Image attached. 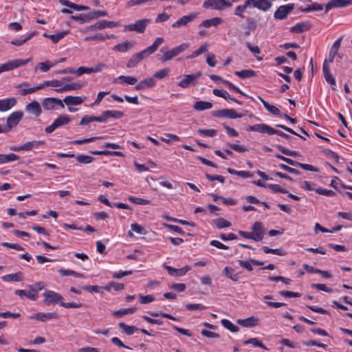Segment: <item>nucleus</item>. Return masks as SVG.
<instances>
[{
    "mask_svg": "<svg viewBox=\"0 0 352 352\" xmlns=\"http://www.w3.org/2000/svg\"><path fill=\"white\" fill-rule=\"evenodd\" d=\"M249 130L252 131L258 132L261 133H267L269 135L276 134L288 140L292 139V137L289 136V135L280 131L276 130L265 124H257L253 126H250Z\"/></svg>",
    "mask_w": 352,
    "mask_h": 352,
    "instance_id": "obj_1",
    "label": "nucleus"
},
{
    "mask_svg": "<svg viewBox=\"0 0 352 352\" xmlns=\"http://www.w3.org/2000/svg\"><path fill=\"white\" fill-rule=\"evenodd\" d=\"M188 47L189 44L185 43L179 45L176 47H174L171 50L166 52H164V47H162L161 49V52L164 53V55L160 58V60L162 62H166L184 52L188 48Z\"/></svg>",
    "mask_w": 352,
    "mask_h": 352,
    "instance_id": "obj_2",
    "label": "nucleus"
},
{
    "mask_svg": "<svg viewBox=\"0 0 352 352\" xmlns=\"http://www.w3.org/2000/svg\"><path fill=\"white\" fill-rule=\"evenodd\" d=\"M23 116V113L21 111H17L12 113L7 118V125L4 127L2 126V132L6 133L10 131L13 127L16 126Z\"/></svg>",
    "mask_w": 352,
    "mask_h": 352,
    "instance_id": "obj_3",
    "label": "nucleus"
},
{
    "mask_svg": "<svg viewBox=\"0 0 352 352\" xmlns=\"http://www.w3.org/2000/svg\"><path fill=\"white\" fill-rule=\"evenodd\" d=\"M31 58L25 60L14 59L9 60L4 64L0 65V74L4 72L11 71L14 69H16L19 67L28 64L30 61Z\"/></svg>",
    "mask_w": 352,
    "mask_h": 352,
    "instance_id": "obj_4",
    "label": "nucleus"
},
{
    "mask_svg": "<svg viewBox=\"0 0 352 352\" xmlns=\"http://www.w3.org/2000/svg\"><path fill=\"white\" fill-rule=\"evenodd\" d=\"M119 23L112 21H107V20H102L97 23H96L94 25H91L89 27H87L85 32H89V31H95L97 30H102L104 28H112L115 27L119 26Z\"/></svg>",
    "mask_w": 352,
    "mask_h": 352,
    "instance_id": "obj_5",
    "label": "nucleus"
},
{
    "mask_svg": "<svg viewBox=\"0 0 352 352\" xmlns=\"http://www.w3.org/2000/svg\"><path fill=\"white\" fill-rule=\"evenodd\" d=\"M69 122H70V118L68 116L60 115L54 121V122L51 125L47 126L45 129V131L47 133H51L57 128L64 126V125H66Z\"/></svg>",
    "mask_w": 352,
    "mask_h": 352,
    "instance_id": "obj_6",
    "label": "nucleus"
},
{
    "mask_svg": "<svg viewBox=\"0 0 352 352\" xmlns=\"http://www.w3.org/2000/svg\"><path fill=\"white\" fill-rule=\"evenodd\" d=\"M164 42V38L162 37L157 38L153 43L144 49V50L137 53L140 58L143 60L146 57H148L149 55L153 54L158 48V47Z\"/></svg>",
    "mask_w": 352,
    "mask_h": 352,
    "instance_id": "obj_7",
    "label": "nucleus"
},
{
    "mask_svg": "<svg viewBox=\"0 0 352 352\" xmlns=\"http://www.w3.org/2000/svg\"><path fill=\"white\" fill-rule=\"evenodd\" d=\"M150 22L151 20L148 19H140L134 24L125 25L124 28L129 31H136L139 33H143Z\"/></svg>",
    "mask_w": 352,
    "mask_h": 352,
    "instance_id": "obj_8",
    "label": "nucleus"
},
{
    "mask_svg": "<svg viewBox=\"0 0 352 352\" xmlns=\"http://www.w3.org/2000/svg\"><path fill=\"white\" fill-rule=\"evenodd\" d=\"M294 9V3H288L286 5L280 6L274 12V16L276 19H285Z\"/></svg>",
    "mask_w": 352,
    "mask_h": 352,
    "instance_id": "obj_9",
    "label": "nucleus"
},
{
    "mask_svg": "<svg viewBox=\"0 0 352 352\" xmlns=\"http://www.w3.org/2000/svg\"><path fill=\"white\" fill-rule=\"evenodd\" d=\"M43 296L45 297L44 303L47 305L60 302L63 298L60 294L51 290L45 292Z\"/></svg>",
    "mask_w": 352,
    "mask_h": 352,
    "instance_id": "obj_10",
    "label": "nucleus"
},
{
    "mask_svg": "<svg viewBox=\"0 0 352 352\" xmlns=\"http://www.w3.org/2000/svg\"><path fill=\"white\" fill-rule=\"evenodd\" d=\"M42 105L45 110H52L56 106H60L64 108V104L60 99L57 98H46L43 100Z\"/></svg>",
    "mask_w": 352,
    "mask_h": 352,
    "instance_id": "obj_11",
    "label": "nucleus"
},
{
    "mask_svg": "<svg viewBox=\"0 0 352 352\" xmlns=\"http://www.w3.org/2000/svg\"><path fill=\"white\" fill-rule=\"evenodd\" d=\"M162 266L168 271V274L172 276H182L190 270V267L188 265H186L184 267L179 269L174 268L171 266L166 265L165 263L163 264Z\"/></svg>",
    "mask_w": 352,
    "mask_h": 352,
    "instance_id": "obj_12",
    "label": "nucleus"
},
{
    "mask_svg": "<svg viewBox=\"0 0 352 352\" xmlns=\"http://www.w3.org/2000/svg\"><path fill=\"white\" fill-rule=\"evenodd\" d=\"M252 234L255 236L254 241H261L265 234V228L261 222L256 221L252 226Z\"/></svg>",
    "mask_w": 352,
    "mask_h": 352,
    "instance_id": "obj_13",
    "label": "nucleus"
},
{
    "mask_svg": "<svg viewBox=\"0 0 352 352\" xmlns=\"http://www.w3.org/2000/svg\"><path fill=\"white\" fill-rule=\"evenodd\" d=\"M201 73L200 72L193 74L184 75V78L178 82V86L182 88L188 87L190 85L195 84V80L201 76Z\"/></svg>",
    "mask_w": 352,
    "mask_h": 352,
    "instance_id": "obj_14",
    "label": "nucleus"
},
{
    "mask_svg": "<svg viewBox=\"0 0 352 352\" xmlns=\"http://www.w3.org/2000/svg\"><path fill=\"white\" fill-rule=\"evenodd\" d=\"M352 5V0H331L325 6V12L333 8H344Z\"/></svg>",
    "mask_w": 352,
    "mask_h": 352,
    "instance_id": "obj_15",
    "label": "nucleus"
},
{
    "mask_svg": "<svg viewBox=\"0 0 352 352\" xmlns=\"http://www.w3.org/2000/svg\"><path fill=\"white\" fill-rule=\"evenodd\" d=\"M199 15L198 12H192L189 15H186L173 23L172 27L179 28L181 26L186 25L189 22L195 19Z\"/></svg>",
    "mask_w": 352,
    "mask_h": 352,
    "instance_id": "obj_16",
    "label": "nucleus"
},
{
    "mask_svg": "<svg viewBox=\"0 0 352 352\" xmlns=\"http://www.w3.org/2000/svg\"><path fill=\"white\" fill-rule=\"evenodd\" d=\"M25 111L36 117H38L41 114L42 109L38 101L33 100L25 106Z\"/></svg>",
    "mask_w": 352,
    "mask_h": 352,
    "instance_id": "obj_17",
    "label": "nucleus"
},
{
    "mask_svg": "<svg viewBox=\"0 0 352 352\" xmlns=\"http://www.w3.org/2000/svg\"><path fill=\"white\" fill-rule=\"evenodd\" d=\"M251 8H256L263 11L268 10L272 6L268 0H249Z\"/></svg>",
    "mask_w": 352,
    "mask_h": 352,
    "instance_id": "obj_18",
    "label": "nucleus"
},
{
    "mask_svg": "<svg viewBox=\"0 0 352 352\" xmlns=\"http://www.w3.org/2000/svg\"><path fill=\"white\" fill-rule=\"evenodd\" d=\"M322 72L325 80L331 85H336V79L331 74L329 65L327 63V59L324 60L322 65Z\"/></svg>",
    "mask_w": 352,
    "mask_h": 352,
    "instance_id": "obj_19",
    "label": "nucleus"
},
{
    "mask_svg": "<svg viewBox=\"0 0 352 352\" xmlns=\"http://www.w3.org/2000/svg\"><path fill=\"white\" fill-rule=\"evenodd\" d=\"M33 319H36L42 322H45L48 320L51 319H58L59 318L58 315L55 312H49V313H37L34 314L32 317Z\"/></svg>",
    "mask_w": 352,
    "mask_h": 352,
    "instance_id": "obj_20",
    "label": "nucleus"
},
{
    "mask_svg": "<svg viewBox=\"0 0 352 352\" xmlns=\"http://www.w3.org/2000/svg\"><path fill=\"white\" fill-rule=\"evenodd\" d=\"M16 104V99L14 97L0 100V111H6L11 109Z\"/></svg>",
    "mask_w": 352,
    "mask_h": 352,
    "instance_id": "obj_21",
    "label": "nucleus"
},
{
    "mask_svg": "<svg viewBox=\"0 0 352 352\" xmlns=\"http://www.w3.org/2000/svg\"><path fill=\"white\" fill-rule=\"evenodd\" d=\"M343 38V36H340L339 38H338L332 45L331 50L329 51V59L327 60L328 65L330 63H332L333 61V59L338 54V51L340 47L342 40Z\"/></svg>",
    "mask_w": 352,
    "mask_h": 352,
    "instance_id": "obj_22",
    "label": "nucleus"
},
{
    "mask_svg": "<svg viewBox=\"0 0 352 352\" xmlns=\"http://www.w3.org/2000/svg\"><path fill=\"white\" fill-rule=\"evenodd\" d=\"M238 263L241 267L246 269L248 272H252L253 270L252 265H263L264 264V263L262 261L252 258L246 261L239 260Z\"/></svg>",
    "mask_w": 352,
    "mask_h": 352,
    "instance_id": "obj_23",
    "label": "nucleus"
},
{
    "mask_svg": "<svg viewBox=\"0 0 352 352\" xmlns=\"http://www.w3.org/2000/svg\"><path fill=\"white\" fill-rule=\"evenodd\" d=\"M311 28V24L309 21L301 22L296 23L290 29L292 33H302L309 30Z\"/></svg>",
    "mask_w": 352,
    "mask_h": 352,
    "instance_id": "obj_24",
    "label": "nucleus"
},
{
    "mask_svg": "<svg viewBox=\"0 0 352 352\" xmlns=\"http://www.w3.org/2000/svg\"><path fill=\"white\" fill-rule=\"evenodd\" d=\"M86 99V97L81 96H66L63 101L67 105H79L81 104Z\"/></svg>",
    "mask_w": 352,
    "mask_h": 352,
    "instance_id": "obj_25",
    "label": "nucleus"
},
{
    "mask_svg": "<svg viewBox=\"0 0 352 352\" xmlns=\"http://www.w3.org/2000/svg\"><path fill=\"white\" fill-rule=\"evenodd\" d=\"M84 84L80 82H75L69 83L63 85L61 88L56 89V91L58 93H62L63 91H71V90H78L82 88Z\"/></svg>",
    "mask_w": 352,
    "mask_h": 352,
    "instance_id": "obj_26",
    "label": "nucleus"
},
{
    "mask_svg": "<svg viewBox=\"0 0 352 352\" xmlns=\"http://www.w3.org/2000/svg\"><path fill=\"white\" fill-rule=\"evenodd\" d=\"M258 319L254 316L245 319H238L237 323L244 327H253L258 324Z\"/></svg>",
    "mask_w": 352,
    "mask_h": 352,
    "instance_id": "obj_27",
    "label": "nucleus"
},
{
    "mask_svg": "<svg viewBox=\"0 0 352 352\" xmlns=\"http://www.w3.org/2000/svg\"><path fill=\"white\" fill-rule=\"evenodd\" d=\"M258 98L261 101L265 108L272 114L279 117L282 116L280 110L274 105L270 104L267 101L264 100L261 97L258 96Z\"/></svg>",
    "mask_w": 352,
    "mask_h": 352,
    "instance_id": "obj_28",
    "label": "nucleus"
},
{
    "mask_svg": "<svg viewBox=\"0 0 352 352\" xmlns=\"http://www.w3.org/2000/svg\"><path fill=\"white\" fill-rule=\"evenodd\" d=\"M133 41H126L123 43L115 45L113 47V50L120 52H125L130 50L133 46Z\"/></svg>",
    "mask_w": 352,
    "mask_h": 352,
    "instance_id": "obj_29",
    "label": "nucleus"
},
{
    "mask_svg": "<svg viewBox=\"0 0 352 352\" xmlns=\"http://www.w3.org/2000/svg\"><path fill=\"white\" fill-rule=\"evenodd\" d=\"M1 278L3 281L6 282H20L23 280V274L21 272H19L15 274L5 275Z\"/></svg>",
    "mask_w": 352,
    "mask_h": 352,
    "instance_id": "obj_30",
    "label": "nucleus"
},
{
    "mask_svg": "<svg viewBox=\"0 0 352 352\" xmlns=\"http://www.w3.org/2000/svg\"><path fill=\"white\" fill-rule=\"evenodd\" d=\"M19 159V156L14 153L0 154V164L9 163Z\"/></svg>",
    "mask_w": 352,
    "mask_h": 352,
    "instance_id": "obj_31",
    "label": "nucleus"
},
{
    "mask_svg": "<svg viewBox=\"0 0 352 352\" xmlns=\"http://www.w3.org/2000/svg\"><path fill=\"white\" fill-rule=\"evenodd\" d=\"M242 114L236 113L234 109H221V117H226L231 119L240 118Z\"/></svg>",
    "mask_w": 352,
    "mask_h": 352,
    "instance_id": "obj_32",
    "label": "nucleus"
},
{
    "mask_svg": "<svg viewBox=\"0 0 352 352\" xmlns=\"http://www.w3.org/2000/svg\"><path fill=\"white\" fill-rule=\"evenodd\" d=\"M118 327L128 336L133 335L135 332L139 331V329L135 326L127 325L122 322L118 323Z\"/></svg>",
    "mask_w": 352,
    "mask_h": 352,
    "instance_id": "obj_33",
    "label": "nucleus"
},
{
    "mask_svg": "<svg viewBox=\"0 0 352 352\" xmlns=\"http://www.w3.org/2000/svg\"><path fill=\"white\" fill-rule=\"evenodd\" d=\"M193 107L195 110L201 111L211 109L212 107V104L210 102L199 100L197 101L194 104Z\"/></svg>",
    "mask_w": 352,
    "mask_h": 352,
    "instance_id": "obj_34",
    "label": "nucleus"
},
{
    "mask_svg": "<svg viewBox=\"0 0 352 352\" xmlns=\"http://www.w3.org/2000/svg\"><path fill=\"white\" fill-rule=\"evenodd\" d=\"M248 8H251V6H250L249 0H245L243 5H239L238 6H236L234 14L236 16H238L242 19H244L245 16L243 15V12H245V9Z\"/></svg>",
    "mask_w": 352,
    "mask_h": 352,
    "instance_id": "obj_35",
    "label": "nucleus"
},
{
    "mask_svg": "<svg viewBox=\"0 0 352 352\" xmlns=\"http://www.w3.org/2000/svg\"><path fill=\"white\" fill-rule=\"evenodd\" d=\"M14 294L20 297L26 296L28 298L32 300H36L38 298V294L27 292L23 289H17L15 290Z\"/></svg>",
    "mask_w": 352,
    "mask_h": 352,
    "instance_id": "obj_36",
    "label": "nucleus"
},
{
    "mask_svg": "<svg viewBox=\"0 0 352 352\" xmlns=\"http://www.w3.org/2000/svg\"><path fill=\"white\" fill-rule=\"evenodd\" d=\"M114 38H115V35H113V34L103 36L101 34H97L94 35V36H86L84 38V40L85 41H104L105 39Z\"/></svg>",
    "mask_w": 352,
    "mask_h": 352,
    "instance_id": "obj_37",
    "label": "nucleus"
},
{
    "mask_svg": "<svg viewBox=\"0 0 352 352\" xmlns=\"http://www.w3.org/2000/svg\"><path fill=\"white\" fill-rule=\"evenodd\" d=\"M234 74L241 78H249L256 76V72L252 69H243L241 71H236Z\"/></svg>",
    "mask_w": 352,
    "mask_h": 352,
    "instance_id": "obj_38",
    "label": "nucleus"
},
{
    "mask_svg": "<svg viewBox=\"0 0 352 352\" xmlns=\"http://www.w3.org/2000/svg\"><path fill=\"white\" fill-rule=\"evenodd\" d=\"M104 116L106 118V121H107L108 119L111 118H115V119H118V118H121L124 116L123 112L120 111L107 110V111H104Z\"/></svg>",
    "mask_w": 352,
    "mask_h": 352,
    "instance_id": "obj_39",
    "label": "nucleus"
},
{
    "mask_svg": "<svg viewBox=\"0 0 352 352\" xmlns=\"http://www.w3.org/2000/svg\"><path fill=\"white\" fill-rule=\"evenodd\" d=\"M117 80H120L121 82L127 85H135L138 82L137 78L129 76H120L118 78L115 79L114 82Z\"/></svg>",
    "mask_w": 352,
    "mask_h": 352,
    "instance_id": "obj_40",
    "label": "nucleus"
},
{
    "mask_svg": "<svg viewBox=\"0 0 352 352\" xmlns=\"http://www.w3.org/2000/svg\"><path fill=\"white\" fill-rule=\"evenodd\" d=\"M219 24H220V18L215 17V18H212L211 19H208V20L204 21L199 25V26H203V27H205V28H210L211 26L217 27V25Z\"/></svg>",
    "mask_w": 352,
    "mask_h": 352,
    "instance_id": "obj_41",
    "label": "nucleus"
},
{
    "mask_svg": "<svg viewBox=\"0 0 352 352\" xmlns=\"http://www.w3.org/2000/svg\"><path fill=\"white\" fill-rule=\"evenodd\" d=\"M75 157L78 162L83 164H90L94 160V157L83 154L78 155Z\"/></svg>",
    "mask_w": 352,
    "mask_h": 352,
    "instance_id": "obj_42",
    "label": "nucleus"
},
{
    "mask_svg": "<svg viewBox=\"0 0 352 352\" xmlns=\"http://www.w3.org/2000/svg\"><path fill=\"white\" fill-rule=\"evenodd\" d=\"M221 325H223L226 329H228L229 331L233 333L238 332L239 330L237 326H236L232 322L227 319L221 320Z\"/></svg>",
    "mask_w": 352,
    "mask_h": 352,
    "instance_id": "obj_43",
    "label": "nucleus"
},
{
    "mask_svg": "<svg viewBox=\"0 0 352 352\" xmlns=\"http://www.w3.org/2000/svg\"><path fill=\"white\" fill-rule=\"evenodd\" d=\"M71 19L74 21H78L81 24L91 21L89 13L80 14L78 16L72 15Z\"/></svg>",
    "mask_w": 352,
    "mask_h": 352,
    "instance_id": "obj_44",
    "label": "nucleus"
},
{
    "mask_svg": "<svg viewBox=\"0 0 352 352\" xmlns=\"http://www.w3.org/2000/svg\"><path fill=\"white\" fill-rule=\"evenodd\" d=\"M69 33V30H64L59 32L55 34H50V39L54 43H57L60 39H62L65 35Z\"/></svg>",
    "mask_w": 352,
    "mask_h": 352,
    "instance_id": "obj_45",
    "label": "nucleus"
},
{
    "mask_svg": "<svg viewBox=\"0 0 352 352\" xmlns=\"http://www.w3.org/2000/svg\"><path fill=\"white\" fill-rule=\"evenodd\" d=\"M45 144L44 141H32L28 142L21 145L22 151H30L33 147H36L40 144Z\"/></svg>",
    "mask_w": 352,
    "mask_h": 352,
    "instance_id": "obj_46",
    "label": "nucleus"
},
{
    "mask_svg": "<svg viewBox=\"0 0 352 352\" xmlns=\"http://www.w3.org/2000/svg\"><path fill=\"white\" fill-rule=\"evenodd\" d=\"M220 0H207L204 4L203 7L205 8L220 9Z\"/></svg>",
    "mask_w": 352,
    "mask_h": 352,
    "instance_id": "obj_47",
    "label": "nucleus"
},
{
    "mask_svg": "<svg viewBox=\"0 0 352 352\" xmlns=\"http://www.w3.org/2000/svg\"><path fill=\"white\" fill-rule=\"evenodd\" d=\"M259 19H257V16L255 17H248L246 19L247 21V28L249 30L254 31L257 28V21Z\"/></svg>",
    "mask_w": 352,
    "mask_h": 352,
    "instance_id": "obj_48",
    "label": "nucleus"
},
{
    "mask_svg": "<svg viewBox=\"0 0 352 352\" xmlns=\"http://www.w3.org/2000/svg\"><path fill=\"white\" fill-rule=\"evenodd\" d=\"M142 60V59L140 58V57L139 56V55L136 53L135 54H133L131 58L128 60L127 63H126V67L128 68H132V67H135L140 61Z\"/></svg>",
    "mask_w": 352,
    "mask_h": 352,
    "instance_id": "obj_49",
    "label": "nucleus"
},
{
    "mask_svg": "<svg viewBox=\"0 0 352 352\" xmlns=\"http://www.w3.org/2000/svg\"><path fill=\"white\" fill-rule=\"evenodd\" d=\"M244 344L247 345L251 344L254 346L261 347L265 350H268V349L257 338H250L245 341H244Z\"/></svg>",
    "mask_w": 352,
    "mask_h": 352,
    "instance_id": "obj_50",
    "label": "nucleus"
},
{
    "mask_svg": "<svg viewBox=\"0 0 352 352\" xmlns=\"http://www.w3.org/2000/svg\"><path fill=\"white\" fill-rule=\"evenodd\" d=\"M89 13L90 20H95L100 17L106 16L108 15V13L105 10H94Z\"/></svg>",
    "mask_w": 352,
    "mask_h": 352,
    "instance_id": "obj_51",
    "label": "nucleus"
},
{
    "mask_svg": "<svg viewBox=\"0 0 352 352\" xmlns=\"http://www.w3.org/2000/svg\"><path fill=\"white\" fill-rule=\"evenodd\" d=\"M128 200L130 201L131 203L135 204H139V205H147L150 204L151 201L148 199H144L142 198L135 197L129 196L128 197Z\"/></svg>",
    "mask_w": 352,
    "mask_h": 352,
    "instance_id": "obj_52",
    "label": "nucleus"
},
{
    "mask_svg": "<svg viewBox=\"0 0 352 352\" xmlns=\"http://www.w3.org/2000/svg\"><path fill=\"white\" fill-rule=\"evenodd\" d=\"M45 283L43 282L38 281V282H36V283H34L33 285H28V287L33 293H36L37 294V292L39 290H41L42 289H43L45 287Z\"/></svg>",
    "mask_w": 352,
    "mask_h": 352,
    "instance_id": "obj_53",
    "label": "nucleus"
},
{
    "mask_svg": "<svg viewBox=\"0 0 352 352\" xmlns=\"http://www.w3.org/2000/svg\"><path fill=\"white\" fill-rule=\"evenodd\" d=\"M263 250L266 254H274L279 256H283L285 254V252L284 250L281 249H272L267 246H263Z\"/></svg>",
    "mask_w": 352,
    "mask_h": 352,
    "instance_id": "obj_54",
    "label": "nucleus"
},
{
    "mask_svg": "<svg viewBox=\"0 0 352 352\" xmlns=\"http://www.w3.org/2000/svg\"><path fill=\"white\" fill-rule=\"evenodd\" d=\"M82 289L85 291H87L89 292H97V293H102L103 288L99 285H86L82 286Z\"/></svg>",
    "mask_w": 352,
    "mask_h": 352,
    "instance_id": "obj_55",
    "label": "nucleus"
},
{
    "mask_svg": "<svg viewBox=\"0 0 352 352\" xmlns=\"http://www.w3.org/2000/svg\"><path fill=\"white\" fill-rule=\"evenodd\" d=\"M276 147L279 151H280L284 155L292 157H295L298 155V153L296 151L289 150L281 145H276Z\"/></svg>",
    "mask_w": 352,
    "mask_h": 352,
    "instance_id": "obj_56",
    "label": "nucleus"
},
{
    "mask_svg": "<svg viewBox=\"0 0 352 352\" xmlns=\"http://www.w3.org/2000/svg\"><path fill=\"white\" fill-rule=\"evenodd\" d=\"M148 314L153 317H158V316H162L163 318H168V319H170V320H177V319L174 317L173 316L169 314H166V313H164V312H153V311H149L148 312Z\"/></svg>",
    "mask_w": 352,
    "mask_h": 352,
    "instance_id": "obj_57",
    "label": "nucleus"
},
{
    "mask_svg": "<svg viewBox=\"0 0 352 352\" xmlns=\"http://www.w3.org/2000/svg\"><path fill=\"white\" fill-rule=\"evenodd\" d=\"M267 188L272 190L274 192H280L283 194L288 193V191L285 190V188H281L278 184H268Z\"/></svg>",
    "mask_w": 352,
    "mask_h": 352,
    "instance_id": "obj_58",
    "label": "nucleus"
},
{
    "mask_svg": "<svg viewBox=\"0 0 352 352\" xmlns=\"http://www.w3.org/2000/svg\"><path fill=\"white\" fill-rule=\"evenodd\" d=\"M197 132L203 135L208 137H214L217 134V131L215 129H199Z\"/></svg>",
    "mask_w": 352,
    "mask_h": 352,
    "instance_id": "obj_59",
    "label": "nucleus"
},
{
    "mask_svg": "<svg viewBox=\"0 0 352 352\" xmlns=\"http://www.w3.org/2000/svg\"><path fill=\"white\" fill-rule=\"evenodd\" d=\"M279 294L286 298H298L301 294L298 292H294L291 291H280Z\"/></svg>",
    "mask_w": 352,
    "mask_h": 352,
    "instance_id": "obj_60",
    "label": "nucleus"
},
{
    "mask_svg": "<svg viewBox=\"0 0 352 352\" xmlns=\"http://www.w3.org/2000/svg\"><path fill=\"white\" fill-rule=\"evenodd\" d=\"M296 166H299L301 168H302L303 170H308V171H311V172H318L319 171L318 168H316L312 165L307 164H303V163H300L298 162V164H296Z\"/></svg>",
    "mask_w": 352,
    "mask_h": 352,
    "instance_id": "obj_61",
    "label": "nucleus"
},
{
    "mask_svg": "<svg viewBox=\"0 0 352 352\" xmlns=\"http://www.w3.org/2000/svg\"><path fill=\"white\" fill-rule=\"evenodd\" d=\"M315 191L319 195H324L327 197H333L336 195L333 190L322 188H318L315 190Z\"/></svg>",
    "mask_w": 352,
    "mask_h": 352,
    "instance_id": "obj_62",
    "label": "nucleus"
},
{
    "mask_svg": "<svg viewBox=\"0 0 352 352\" xmlns=\"http://www.w3.org/2000/svg\"><path fill=\"white\" fill-rule=\"evenodd\" d=\"M168 69H160L154 74L153 77L158 79H162L167 77L168 76Z\"/></svg>",
    "mask_w": 352,
    "mask_h": 352,
    "instance_id": "obj_63",
    "label": "nucleus"
},
{
    "mask_svg": "<svg viewBox=\"0 0 352 352\" xmlns=\"http://www.w3.org/2000/svg\"><path fill=\"white\" fill-rule=\"evenodd\" d=\"M268 279L271 281H274V282H278V281L281 282L282 281V282L285 283V284H290L292 282L291 279L283 277V276H269Z\"/></svg>",
    "mask_w": 352,
    "mask_h": 352,
    "instance_id": "obj_64",
    "label": "nucleus"
}]
</instances>
